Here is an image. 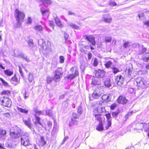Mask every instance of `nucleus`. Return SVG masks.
I'll list each match as a JSON object with an SVG mask.
<instances>
[{"mask_svg": "<svg viewBox=\"0 0 149 149\" xmlns=\"http://www.w3.org/2000/svg\"><path fill=\"white\" fill-rule=\"evenodd\" d=\"M11 129L10 135L13 140L16 141H20L21 144L24 146H29V149H38L36 144L30 145V141L29 134H24L17 126H15Z\"/></svg>", "mask_w": 149, "mask_h": 149, "instance_id": "nucleus-1", "label": "nucleus"}, {"mask_svg": "<svg viewBox=\"0 0 149 149\" xmlns=\"http://www.w3.org/2000/svg\"><path fill=\"white\" fill-rule=\"evenodd\" d=\"M38 43L40 48L43 50L44 53H48L51 51L50 42L49 41L45 42L44 39H42L38 40Z\"/></svg>", "mask_w": 149, "mask_h": 149, "instance_id": "nucleus-2", "label": "nucleus"}, {"mask_svg": "<svg viewBox=\"0 0 149 149\" xmlns=\"http://www.w3.org/2000/svg\"><path fill=\"white\" fill-rule=\"evenodd\" d=\"M15 16L17 22V26H20L21 22L23 21L25 15L24 13L16 9L15 11Z\"/></svg>", "mask_w": 149, "mask_h": 149, "instance_id": "nucleus-3", "label": "nucleus"}, {"mask_svg": "<svg viewBox=\"0 0 149 149\" xmlns=\"http://www.w3.org/2000/svg\"><path fill=\"white\" fill-rule=\"evenodd\" d=\"M0 101L2 104L6 107H9L12 104V102L7 97H2L0 98Z\"/></svg>", "mask_w": 149, "mask_h": 149, "instance_id": "nucleus-4", "label": "nucleus"}, {"mask_svg": "<svg viewBox=\"0 0 149 149\" xmlns=\"http://www.w3.org/2000/svg\"><path fill=\"white\" fill-rule=\"evenodd\" d=\"M14 52L15 56L23 58L27 62L29 61V58L19 49H15Z\"/></svg>", "mask_w": 149, "mask_h": 149, "instance_id": "nucleus-5", "label": "nucleus"}, {"mask_svg": "<svg viewBox=\"0 0 149 149\" xmlns=\"http://www.w3.org/2000/svg\"><path fill=\"white\" fill-rule=\"evenodd\" d=\"M135 80L137 83V85L139 87H143L145 86L146 81L144 78L138 77L135 79Z\"/></svg>", "mask_w": 149, "mask_h": 149, "instance_id": "nucleus-6", "label": "nucleus"}, {"mask_svg": "<svg viewBox=\"0 0 149 149\" xmlns=\"http://www.w3.org/2000/svg\"><path fill=\"white\" fill-rule=\"evenodd\" d=\"M95 76L97 78H103L105 75L104 72L103 70H98L95 71Z\"/></svg>", "mask_w": 149, "mask_h": 149, "instance_id": "nucleus-7", "label": "nucleus"}, {"mask_svg": "<svg viewBox=\"0 0 149 149\" xmlns=\"http://www.w3.org/2000/svg\"><path fill=\"white\" fill-rule=\"evenodd\" d=\"M128 101L125 97H123L122 96H120L117 99V101L118 103L123 104H126Z\"/></svg>", "mask_w": 149, "mask_h": 149, "instance_id": "nucleus-8", "label": "nucleus"}, {"mask_svg": "<svg viewBox=\"0 0 149 149\" xmlns=\"http://www.w3.org/2000/svg\"><path fill=\"white\" fill-rule=\"evenodd\" d=\"M84 37L85 38V39L90 42L93 45H95V42L94 36L91 35H85Z\"/></svg>", "mask_w": 149, "mask_h": 149, "instance_id": "nucleus-9", "label": "nucleus"}, {"mask_svg": "<svg viewBox=\"0 0 149 149\" xmlns=\"http://www.w3.org/2000/svg\"><path fill=\"white\" fill-rule=\"evenodd\" d=\"M116 82L119 86H121L123 83L124 78L121 75L118 76L115 79Z\"/></svg>", "mask_w": 149, "mask_h": 149, "instance_id": "nucleus-10", "label": "nucleus"}, {"mask_svg": "<svg viewBox=\"0 0 149 149\" xmlns=\"http://www.w3.org/2000/svg\"><path fill=\"white\" fill-rule=\"evenodd\" d=\"M79 75V72L78 70L76 69L75 70V72L74 74H72L68 75L66 78L69 79L71 80L74 79L75 77L78 76Z\"/></svg>", "mask_w": 149, "mask_h": 149, "instance_id": "nucleus-11", "label": "nucleus"}, {"mask_svg": "<svg viewBox=\"0 0 149 149\" xmlns=\"http://www.w3.org/2000/svg\"><path fill=\"white\" fill-rule=\"evenodd\" d=\"M54 79L55 81H58L60 77V75L62 74V72H60L58 70L55 71L54 72Z\"/></svg>", "mask_w": 149, "mask_h": 149, "instance_id": "nucleus-12", "label": "nucleus"}, {"mask_svg": "<svg viewBox=\"0 0 149 149\" xmlns=\"http://www.w3.org/2000/svg\"><path fill=\"white\" fill-rule=\"evenodd\" d=\"M23 121L25 125L29 128L30 129L32 125L31 124V119L30 118H29L27 120L23 119Z\"/></svg>", "mask_w": 149, "mask_h": 149, "instance_id": "nucleus-13", "label": "nucleus"}, {"mask_svg": "<svg viewBox=\"0 0 149 149\" xmlns=\"http://www.w3.org/2000/svg\"><path fill=\"white\" fill-rule=\"evenodd\" d=\"M141 125H142L144 128V131L148 132V135L149 137V123H141Z\"/></svg>", "mask_w": 149, "mask_h": 149, "instance_id": "nucleus-14", "label": "nucleus"}, {"mask_svg": "<svg viewBox=\"0 0 149 149\" xmlns=\"http://www.w3.org/2000/svg\"><path fill=\"white\" fill-rule=\"evenodd\" d=\"M109 15H106L103 17V19L104 21L107 23H110L112 21V18L110 16H109Z\"/></svg>", "mask_w": 149, "mask_h": 149, "instance_id": "nucleus-15", "label": "nucleus"}, {"mask_svg": "<svg viewBox=\"0 0 149 149\" xmlns=\"http://www.w3.org/2000/svg\"><path fill=\"white\" fill-rule=\"evenodd\" d=\"M46 143V142L45 141L44 137L41 136L40 139L39 141L38 144L40 146H43Z\"/></svg>", "mask_w": 149, "mask_h": 149, "instance_id": "nucleus-16", "label": "nucleus"}, {"mask_svg": "<svg viewBox=\"0 0 149 149\" xmlns=\"http://www.w3.org/2000/svg\"><path fill=\"white\" fill-rule=\"evenodd\" d=\"M92 96L95 99H98L100 98H102V93H101L94 92L92 95Z\"/></svg>", "mask_w": 149, "mask_h": 149, "instance_id": "nucleus-17", "label": "nucleus"}, {"mask_svg": "<svg viewBox=\"0 0 149 149\" xmlns=\"http://www.w3.org/2000/svg\"><path fill=\"white\" fill-rule=\"evenodd\" d=\"M101 81L99 79H92L91 84L94 85H96L100 84Z\"/></svg>", "mask_w": 149, "mask_h": 149, "instance_id": "nucleus-18", "label": "nucleus"}, {"mask_svg": "<svg viewBox=\"0 0 149 149\" xmlns=\"http://www.w3.org/2000/svg\"><path fill=\"white\" fill-rule=\"evenodd\" d=\"M110 81V80L109 79H106L104 81V85L107 87H109L111 86Z\"/></svg>", "mask_w": 149, "mask_h": 149, "instance_id": "nucleus-19", "label": "nucleus"}, {"mask_svg": "<svg viewBox=\"0 0 149 149\" xmlns=\"http://www.w3.org/2000/svg\"><path fill=\"white\" fill-rule=\"evenodd\" d=\"M55 22L56 24L60 28L63 27V25L61 22L59 20L58 17H56L55 19Z\"/></svg>", "mask_w": 149, "mask_h": 149, "instance_id": "nucleus-20", "label": "nucleus"}, {"mask_svg": "<svg viewBox=\"0 0 149 149\" xmlns=\"http://www.w3.org/2000/svg\"><path fill=\"white\" fill-rule=\"evenodd\" d=\"M96 129L100 131H102L103 130L102 122H99L98 125L96 127Z\"/></svg>", "mask_w": 149, "mask_h": 149, "instance_id": "nucleus-21", "label": "nucleus"}, {"mask_svg": "<svg viewBox=\"0 0 149 149\" xmlns=\"http://www.w3.org/2000/svg\"><path fill=\"white\" fill-rule=\"evenodd\" d=\"M1 94L2 95L9 96L10 94V92L9 90H3L1 92Z\"/></svg>", "mask_w": 149, "mask_h": 149, "instance_id": "nucleus-22", "label": "nucleus"}, {"mask_svg": "<svg viewBox=\"0 0 149 149\" xmlns=\"http://www.w3.org/2000/svg\"><path fill=\"white\" fill-rule=\"evenodd\" d=\"M72 122H70V123L69 124V126L70 127H72L73 126V125H77L78 124L77 121L75 120H73L72 119H71Z\"/></svg>", "mask_w": 149, "mask_h": 149, "instance_id": "nucleus-23", "label": "nucleus"}, {"mask_svg": "<svg viewBox=\"0 0 149 149\" xmlns=\"http://www.w3.org/2000/svg\"><path fill=\"white\" fill-rule=\"evenodd\" d=\"M40 10L43 15H46L47 16L49 15V12L47 10H44L42 8H41Z\"/></svg>", "mask_w": 149, "mask_h": 149, "instance_id": "nucleus-24", "label": "nucleus"}, {"mask_svg": "<svg viewBox=\"0 0 149 149\" xmlns=\"http://www.w3.org/2000/svg\"><path fill=\"white\" fill-rule=\"evenodd\" d=\"M104 97H106V100H107L108 101H109L111 99L112 95L110 94L108 95H104L102 97V99H103L104 98Z\"/></svg>", "mask_w": 149, "mask_h": 149, "instance_id": "nucleus-25", "label": "nucleus"}, {"mask_svg": "<svg viewBox=\"0 0 149 149\" xmlns=\"http://www.w3.org/2000/svg\"><path fill=\"white\" fill-rule=\"evenodd\" d=\"M95 119L99 121V122H102V118L101 117V116L100 114H95Z\"/></svg>", "mask_w": 149, "mask_h": 149, "instance_id": "nucleus-26", "label": "nucleus"}, {"mask_svg": "<svg viewBox=\"0 0 149 149\" xmlns=\"http://www.w3.org/2000/svg\"><path fill=\"white\" fill-rule=\"evenodd\" d=\"M80 63L81 64L80 68H81L84 69L87 66L86 63L85 61L83 60L81 61L80 62Z\"/></svg>", "mask_w": 149, "mask_h": 149, "instance_id": "nucleus-27", "label": "nucleus"}, {"mask_svg": "<svg viewBox=\"0 0 149 149\" xmlns=\"http://www.w3.org/2000/svg\"><path fill=\"white\" fill-rule=\"evenodd\" d=\"M149 59V53H146L143 58V60L145 62H147Z\"/></svg>", "mask_w": 149, "mask_h": 149, "instance_id": "nucleus-28", "label": "nucleus"}, {"mask_svg": "<svg viewBox=\"0 0 149 149\" xmlns=\"http://www.w3.org/2000/svg\"><path fill=\"white\" fill-rule=\"evenodd\" d=\"M4 72L5 74L9 76H11L13 74V72L8 70H4Z\"/></svg>", "mask_w": 149, "mask_h": 149, "instance_id": "nucleus-29", "label": "nucleus"}, {"mask_svg": "<svg viewBox=\"0 0 149 149\" xmlns=\"http://www.w3.org/2000/svg\"><path fill=\"white\" fill-rule=\"evenodd\" d=\"M34 29L35 30L41 31L42 30V27L40 25H37L34 26Z\"/></svg>", "mask_w": 149, "mask_h": 149, "instance_id": "nucleus-30", "label": "nucleus"}, {"mask_svg": "<svg viewBox=\"0 0 149 149\" xmlns=\"http://www.w3.org/2000/svg\"><path fill=\"white\" fill-rule=\"evenodd\" d=\"M17 79L15 75L13 77L11 80V82L13 84H15L17 82Z\"/></svg>", "mask_w": 149, "mask_h": 149, "instance_id": "nucleus-31", "label": "nucleus"}, {"mask_svg": "<svg viewBox=\"0 0 149 149\" xmlns=\"http://www.w3.org/2000/svg\"><path fill=\"white\" fill-rule=\"evenodd\" d=\"M17 109L20 112L25 113H27L28 111V110H26L24 109H23L22 108H19L18 107H17Z\"/></svg>", "mask_w": 149, "mask_h": 149, "instance_id": "nucleus-32", "label": "nucleus"}, {"mask_svg": "<svg viewBox=\"0 0 149 149\" xmlns=\"http://www.w3.org/2000/svg\"><path fill=\"white\" fill-rule=\"evenodd\" d=\"M33 111L36 113L35 114H36L37 115H40L42 113V111L38 110L36 108H34L33 109Z\"/></svg>", "mask_w": 149, "mask_h": 149, "instance_id": "nucleus-33", "label": "nucleus"}, {"mask_svg": "<svg viewBox=\"0 0 149 149\" xmlns=\"http://www.w3.org/2000/svg\"><path fill=\"white\" fill-rule=\"evenodd\" d=\"M47 126L48 127V128H46V130H48L49 131V130L51 129V128L52 127V123L50 121H48L47 122Z\"/></svg>", "mask_w": 149, "mask_h": 149, "instance_id": "nucleus-34", "label": "nucleus"}, {"mask_svg": "<svg viewBox=\"0 0 149 149\" xmlns=\"http://www.w3.org/2000/svg\"><path fill=\"white\" fill-rule=\"evenodd\" d=\"M68 25L72 28L76 29H78L79 28V26L72 23H69L68 24Z\"/></svg>", "mask_w": 149, "mask_h": 149, "instance_id": "nucleus-35", "label": "nucleus"}, {"mask_svg": "<svg viewBox=\"0 0 149 149\" xmlns=\"http://www.w3.org/2000/svg\"><path fill=\"white\" fill-rule=\"evenodd\" d=\"M6 130L0 129V136H4L6 135Z\"/></svg>", "mask_w": 149, "mask_h": 149, "instance_id": "nucleus-36", "label": "nucleus"}, {"mask_svg": "<svg viewBox=\"0 0 149 149\" xmlns=\"http://www.w3.org/2000/svg\"><path fill=\"white\" fill-rule=\"evenodd\" d=\"M53 79V77H52L48 76L47 77V83L48 84H50Z\"/></svg>", "mask_w": 149, "mask_h": 149, "instance_id": "nucleus-37", "label": "nucleus"}, {"mask_svg": "<svg viewBox=\"0 0 149 149\" xmlns=\"http://www.w3.org/2000/svg\"><path fill=\"white\" fill-rule=\"evenodd\" d=\"M46 113L47 115H48L49 116H51L52 115V111L51 110H48L46 109Z\"/></svg>", "mask_w": 149, "mask_h": 149, "instance_id": "nucleus-38", "label": "nucleus"}, {"mask_svg": "<svg viewBox=\"0 0 149 149\" xmlns=\"http://www.w3.org/2000/svg\"><path fill=\"white\" fill-rule=\"evenodd\" d=\"M112 69L113 73L115 74L117 73L119 71V69L115 67H113L112 68Z\"/></svg>", "mask_w": 149, "mask_h": 149, "instance_id": "nucleus-39", "label": "nucleus"}, {"mask_svg": "<svg viewBox=\"0 0 149 149\" xmlns=\"http://www.w3.org/2000/svg\"><path fill=\"white\" fill-rule=\"evenodd\" d=\"M112 64V63L111 61H107L104 65L106 68H109L110 67Z\"/></svg>", "mask_w": 149, "mask_h": 149, "instance_id": "nucleus-40", "label": "nucleus"}, {"mask_svg": "<svg viewBox=\"0 0 149 149\" xmlns=\"http://www.w3.org/2000/svg\"><path fill=\"white\" fill-rule=\"evenodd\" d=\"M119 113V110H118L117 111H116V112H113L112 113V116L113 117H116V118L117 117V116Z\"/></svg>", "mask_w": 149, "mask_h": 149, "instance_id": "nucleus-41", "label": "nucleus"}, {"mask_svg": "<svg viewBox=\"0 0 149 149\" xmlns=\"http://www.w3.org/2000/svg\"><path fill=\"white\" fill-rule=\"evenodd\" d=\"M98 59L96 58H95L93 63V66L94 67L97 66L98 64Z\"/></svg>", "mask_w": 149, "mask_h": 149, "instance_id": "nucleus-42", "label": "nucleus"}, {"mask_svg": "<svg viewBox=\"0 0 149 149\" xmlns=\"http://www.w3.org/2000/svg\"><path fill=\"white\" fill-rule=\"evenodd\" d=\"M34 116L36 118V121H37V123L38 124H39L40 125H42V124H41L40 122V118L38 117L37 116L36 114H35Z\"/></svg>", "mask_w": 149, "mask_h": 149, "instance_id": "nucleus-43", "label": "nucleus"}, {"mask_svg": "<svg viewBox=\"0 0 149 149\" xmlns=\"http://www.w3.org/2000/svg\"><path fill=\"white\" fill-rule=\"evenodd\" d=\"M0 80L2 82L3 84L5 86H8V83L5 81L2 78H0Z\"/></svg>", "mask_w": 149, "mask_h": 149, "instance_id": "nucleus-44", "label": "nucleus"}, {"mask_svg": "<svg viewBox=\"0 0 149 149\" xmlns=\"http://www.w3.org/2000/svg\"><path fill=\"white\" fill-rule=\"evenodd\" d=\"M105 116L107 119V121H109V120L111 121V117L110 114V113H108V114H106Z\"/></svg>", "mask_w": 149, "mask_h": 149, "instance_id": "nucleus-45", "label": "nucleus"}, {"mask_svg": "<svg viewBox=\"0 0 149 149\" xmlns=\"http://www.w3.org/2000/svg\"><path fill=\"white\" fill-rule=\"evenodd\" d=\"M111 124V121L109 120V121H107V125L105 127L106 130L108 129L109 127H110Z\"/></svg>", "mask_w": 149, "mask_h": 149, "instance_id": "nucleus-46", "label": "nucleus"}, {"mask_svg": "<svg viewBox=\"0 0 149 149\" xmlns=\"http://www.w3.org/2000/svg\"><path fill=\"white\" fill-rule=\"evenodd\" d=\"M33 79V76L30 73L29 74L28 80L30 82L32 81Z\"/></svg>", "mask_w": 149, "mask_h": 149, "instance_id": "nucleus-47", "label": "nucleus"}, {"mask_svg": "<svg viewBox=\"0 0 149 149\" xmlns=\"http://www.w3.org/2000/svg\"><path fill=\"white\" fill-rule=\"evenodd\" d=\"M49 26L52 27L53 29H54V22L52 21H50L49 22Z\"/></svg>", "mask_w": 149, "mask_h": 149, "instance_id": "nucleus-48", "label": "nucleus"}, {"mask_svg": "<svg viewBox=\"0 0 149 149\" xmlns=\"http://www.w3.org/2000/svg\"><path fill=\"white\" fill-rule=\"evenodd\" d=\"M125 48L128 47L130 46V42H125L123 44Z\"/></svg>", "mask_w": 149, "mask_h": 149, "instance_id": "nucleus-49", "label": "nucleus"}, {"mask_svg": "<svg viewBox=\"0 0 149 149\" xmlns=\"http://www.w3.org/2000/svg\"><path fill=\"white\" fill-rule=\"evenodd\" d=\"M64 60V58L63 56H61L59 57V63H63Z\"/></svg>", "mask_w": 149, "mask_h": 149, "instance_id": "nucleus-50", "label": "nucleus"}, {"mask_svg": "<svg viewBox=\"0 0 149 149\" xmlns=\"http://www.w3.org/2000/svg\"><path fill=\"white\" fill-rule=\"evenodd\" d=\"M109 4L111 6H115L116 5V3L113 1H109Z\"/></svg>", "mask_w": 149, "mask_h": 149, "instance_id": "nucleus-51", "label": "nucleus"}, {"mask_svg": "<svg viewBox=\"0 0 149 149\" xmlns=\"http://www.w3.org/2000/svg\"><path fill=\"white\" fill-rule=\"evenodd\" d=\"M77 112L80 115L82 113V109L80 106H79L78 108Z\"/></svg>", "mask_w": 149, "mask_h": 149, "instance_id": "nucleus-52", "label": "nucleus"}, {"mask_svg": "<svg viewBox=\"0 0 149 149\" xmlns=\"http://www.w3.org/2000/svg\"><path fill=\"white\" fill-rule=\"evenodd\" d=\"M28 43L30 46L32 47L33 45V40L32 39L29 40L28 41Z\"/></svg>", "mask_w": 149, "mask_h": 149, "instance_id": "nucleus-53", "label": "nucleus"}, {"mask_svg": "<svg viewBox=\"0 0 149 149\" xmlns=\"http://www.w3.org/2000/svg\"><path fill=\"white\" fill-rule=\"evenodd\" d=\"M87 57L88 60H90L92 57V54L90 52H89L87 54Z\"/></svg>", "mask_w": 149, "mask_h": 149, "instance_id": "nucleus-54", "label": "nucleus"}, {"mask_svg": "<svg viewBox=\"0 0 149 149\" xmlns=\"http://www.w3.org/2000/svg\"><path fill=\"white\" fill-rule=\"evenodd\" d=\"M112 38L109 37H106L105 39V40L107 42H110Z\"/></svg>", "mask_w": 149, "mask_h": 149, "instance_id": "nucleus-55", "label": "nucleus"}, {"mask_svg": "<svg viewBox=\"0 0 149 149\" xmlns=\"http://www.w3.org/2000/svg\"><path fill=\"white\" fill-rule=\"evenodd\" d=\"M117 105L116 103H114L112 104L111 106V110H114L116 107Z\"/></svg>", "mask_w": 149, "mask_h": 149, "instance_id": "nucleus-56", "label": "nucleus"}, {"mask_svg": "<svg viewBox=\"0 0 149 149\" xmlns=\"http://www.w3.org/2000/svg\"><path fill=\"white\" fill-rule=\"evenodd\" d=\"M32 22V19L30 17H28V20L26 22L27 24H30Z\"/></svg>", "mask_w": 149, "mask_h": 149, "instance_id": "nucleus-57", "label": "nucleus"}, {"mask_svg": "<svg viewBox=\"0 0 149 149\" xmlns=\"http://www.w3.org/2000/svg\"><path fill=\"white\" fill-rule=\"evenodd\" d=\"M73 117L75 118H78L79 117V115H77L76 113H72Z\"/></svg>", "mask_w": 149, "mask_h": 149, "instance_id": "nucleus-58", "label": "nucleus"}, {"mask_svg": "<svg viewBox=\"0 0 149 149\" xmlns=\"http://www.w3.org/2000/svg\"><path fill=\"white\" fill-rule=\"evenodd\" d=\"M19 71L21 76L23 77V74L22 73V69L20 66H19Z\"/></svg>", "mask_w": 149, "mask_h": 149, "instance_id": "nucleus-59", "label": "nucleus"}, {"mask_svg": "<svg viewBox=\"0 0 149 149\" xmlns=\"http://www.w3.org/2000/svg\"><path fill=\"white\" fill-rule=\"evenodd\" d=\"M133 113V111H131L128 113L125 116L126 118H128V117L131 115Z\"/></svg>", "mask_w": 149, "mask_h": 149, "instance_id": "nucleus-60", "label": "nucleus"}, {"mask_svg": "<svg viewBox=\"0 0 149 149\" xmlns=\"http://www.w3.org/2000/svg\"><path fill=\"white\" fill-rule=\"evenodd\" d=\"M145 25L149 27V21H147L144 22Z\"/></svg>", "mask_w": 149, "mask_h": 149, "instance_id": "nucleus-61", "label": "nucleus"}, {"mask_svg": "<svg viewBox=\"0 0 149 149\" xmlns=\"http://www.w3.org/2000/svg\"><path fill=\"white\" fill-rule=\"evenodd\" d=\"M138 16L139 17L140 19H141V18L143 16V13H140L138 15Z\"/></svg>", "mask_w": 149, "mask_h": 149, "instance_id": "nucleus-62", "label": "nucleus"}, {"mask_svg": "<svg viewBox=\"0 0 149 149\" xmlns=\"http://www.w3.org/2000/svg\"><path fill=\"white\" fill-rule=\"evenodd\" d=\"M4 116L7 117L9 118L10 116V115L9 113H6L4 114Z\"/></svg>", "mask_w": 149, "mask_h": 149, "instance_id": "nucleus-63", "label": "nucleus"}, {"mask_svg": "<svg viewBox=\"0 0 149 149\" xmlns=\"http://www.w3.org/2000/svg\"><path fill=\"white\" fill-rule=\"evenodd\" d=\"M101 109V107L96 108L95 109V110H96L98 113H100V110Z\"/></svg>", "mask_w": 149, "mask_h": 149, "instance_id": "nucleus-64", "label": "nucleus"}]
</instances>
